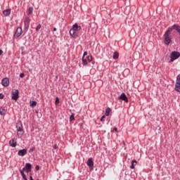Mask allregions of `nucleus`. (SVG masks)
<instances>
[{
    "instance_id": "1",
    "label": "nucleus",
    "mask_w": 180,
    "mask_h": 180,
    "mask_svg": "<svg viewBox=\"0 0 180 180\" xmlns=\"http://www.w3.org/2000/svg\"><path fill=\"white\" fill-rule=\"evenodd\" d=\"M176 30L180 36V26L178 24H174L172 27H168L165 31L163 37L165 39V44L169 46V44L172 41V31Z\"/></svg>"
},
{
    "instance_id": "2",
    "label": "nucleus",
    "mask_w": 180,
    "mask_h": 180,
    "mask_svg": "<svg viewBox=\"0 0 180 180\" xmlns=\"http://www.w3.org/2000/svg\"><path fill=\"white\" fill-rule=\"evenodd\" d=\"M30 26V17H25L24 20V32L27 33Z\"/></svg>"
},
{
    "instance_id": "3",
    "label": "nucleus",
    "mask_w": 180,
    "mask_h": 180,
    "mask_svg": "<svg viewBox=\"0 0 180 180\" xmlns=\"http://www.w3.org/2000/svg\"><path fill=\"white\" fill-rule=\"evenodd\" d=\"M180 57V53L178 51H173L172 52L170 55V63H172L173 61H175V60H177V58H179Z\"/></svg>"
},
{
    "instance_id": "4",
    "label": "nucleus",
    "mask_w": 180,
    "mask_h": 180,
    "mask_svg": "<svg viewBox=\"0 0 180 180\" xmlns=\"http://www.w3.org/2000/svg\"><path fill=\"white\" fill-rule=\"evenodd\" d=\"M11 99H13V101H18V99H19V90L13 89L11 91Z\"/></svg>"
},
{
    "instance_id": "5",
    "label": "nucleus",
    "mask_w": 180,
    "mask_h": 180,
    "mask_svg": "<svg viewBox=\"0 0 180 180\" xmlns=\"http://www.w3.org/2000/svg\"><path fill=\"white\" fill-rule=\"evenodd\" d=\"M22 33H23V30H22V27H18L16 29V31L13 35V37L15 39H19V37H20V36H22Z\"/></svg>"
},
{
    "instance_id": "6",
    "label": "nucleus",
    "mask_w": 180,
    "mask_h": 180,
    "mask_svg": "<svg viewBox=\"0 0 180 180\" xmlns=\"http://www.w3.org/2000/svg\"><path fill=\"white\" fill-rule=\"evenodd\" d=\"M175 91L180 92V75H178L176 79Z\"/></svg>"
},
{
    "instance_id": "7",
    "label": "nucleus",
    "mask_w": 180,
    "mask_h": 180,
    "mask_svg": "<svg viewBox=\"0 0 180 180\" xmlns=\"http://www.w3.org/2000/svg\"><path fill=\"white\" fill-rule=\"evenodd\" d=\"M22 171H23V172H27V174L32 172V164L26 163L25 167L22 169Z\"/></svg>"
},
{
    "instance_id": "8",
    "label": "nucleus",
    "mask_w": 180,
    "mask_h": 180,
    "mask_svg": "<svg viewBox=\"0 0 180 180\" xmlns=\"http://www.w3.org/2000/svg\"><path fill=\"white\" fill-rule=\"evenodd\" d=\"M119 99L120 101H124V102H126V103H127L129 102V98H127V96H126V94L122 93Z\"/></svg>"
},
{
    "instance_id": "9",
    "label": "nucleus",
    "mask_w": 180,
    "mask_h": 180,
    "mask_svg": "<svg viewBox=\"0 0 180 180\" xmlns=\"http://www.w3.org/2000/svg\"><path fill=\"white\" fill-rule=\"evenodd\" d=\"M27 154V149L24 148L18 150V155H20V157H25Z\"/></svg>"
},
{
    "instance_id": "10",
    "label": "nucleus",
    "mask_w": 180,
    "mask_h": 180,
    "mask_svg": "<svg viewBox=\"0 0 180 180\" xmlns=\"http://www.w3.org/2000/svg\"><path fill=\"white\" fill-rule=\"evenodd\" d=\"M70 34L73 37V39H77V37H78V32L75 31L72 28L70 30Z\"/></svg>"
},
{
    "instance_id": "11",
    "label": "nucleus",
    "mask_w": 180,
    "mask_h": 180,
    "mask_svg": "<svg viewBox=\"0 0 180 180\" xmlns=\"http://www.w3.org/2000/svg\"><path fill=\"white\" fill-rule=\"evenodd\" d=\"M1 85L3 86H9V79L8 77L4 78L1 80Z\"/></svg>"
},
{
    "instance_id": "12",
    "label": "nucleus",
    "mask_w": 180,
    "mask_h": 180,
    "mask_svg": "<svg viewBox=\"0 0 180 180\" xmlns=\"http://www.w3.org/2000/svg\"><path fill=\"white\" fill-rule=\"evenodd\" d=\"M87 165L90 169H94V160L91 158H89L87 160Z\"/></svg>"
},
{
    "instance_id": "13",
    "label": "nucleus",
    "mask_w": 180,
    "mask_h": 180,
    "mask_svg": "<svg viewBox=\"0 0 180 180\" xmlns=\"http://www.w3.org/2000/svg\"><path fill=\"white\" fill-rule=\"evenodd\" d=\"M17 131H20L23 130V124H22V122H18L16 124Z\"/></svg>"
},
{
    "instance_id": "14",
    "label": "nucleus",
    "mask_w": 180,
    "mask_h": 180,
    "mask_svg": "<svg viewBox=\"0 0 180 180\" xmlns=\"http://www.w3.org/2000/svg\"><path fill=\"white\" fill-rule=\"evenodd\" d=\"M8 144L11 147L15 148L18 145V143L15 141V139H11L9 141Z\"/></svg>"
},
{
    "instance_id": "15",
    "label": "nucleus",
    "mask_w": 180,
    "mask_h": 180,
    "mask_svg": "<svg viewBox=\"0 0 180 180\" xmlns=\"http://www.w3.org/2000/svg\"><path fill=\"white\" fill-rule=\"evenodd\" d=\"M72 29L76 32H79V30H81V26H78V24L75 23L73 25Z\"/></svg>"
},
{
    "instance_id": "16",
    "label": "nucleus",
    "mask_w": 180,
    "mask_h": 180,
    "mask_svg": "<svg viewBox=\"0 0 180 180\" xmlns=\"http://www.w3.org/2000/svg\"><path fill=\"white\" fill-rule=\"evenodd\" d=\"M25 134V130L17 131V136L18 139H22V136Z\"/></svg>"
},
{
    "instance_id": "17",
    "label": "nucleus",
    "mask_w": 180,
    "mask_h": 180,
    "mask_svg": "<svg viewBox=\"0 0 180 180\" xmlns=\"http://www.w3.org/2000/svg\"><path fill=\"white\" fill-rule=\"evenodd\" d=\"M0 115L1 116H5V115H6V109H5V108H0Z\"/></svg>"
},
{
    "instance_id": "18",
    "label": "nucleus",
    "mask_w": 180,
    "mask_h": 180,
    "mask_svg": "<svg viewBox=\"0 0 180 180\" xmlns=\"http://www.w3.org/2000/svg\"><path fill=\"white\" fill-rule=\"evenodd\" d=\"M136 165H137V160H132L130 166L131 169H134V167H136Z\"/></svg>"
},
{
    "instance_id": "19",
    "label": "nucleus",
    "mask_w": 180,
    "mask_h": 180,
    "mask_svg": "<svg viewBox=\"0 0 180 180\" xmlns=\"http://www.w3.org/2000/svg\"><path fill=\"white\" fill-rule=\"evenodd\" d=\"M4 16H9L11 15V9H6L3 11Z\"/></svg>"
},
{
    "instance_id": "20",
    "label": "nucleus",
    "mask_w": 180,
    "mask_h": 180,
    "mask_svg": "<svg viewBox=\"0 0 180 180\" xmlns=\"http://www.w3.org/2000/svg\"><path fill=\"white\" fill-rule=\"evenodd\" d=\"M112 58H114V60H117V58H119V52H114Z\"/></svg>"
},
{
    "instance_id": "21",
    "label": "nucleus",
    "mask_w": 180,
    "mask_h": 180,
    "mask_svg": "<svg viewBox=\"0 0 180 180\" xmlns=\"http://www.w3.org/2000/svg\"><path fill=\"white\" fill-rule=\"evenodd\" d=\"M30 105L32 108H34L37 105V102L30 101Z\"/></svg>"
},
{
    "instance_id": "22",
    "label": "nucleus",
    "mask_w": 180,
    "mask_h": 180,
    "mask_svg": "<svg viewBox=\"0 0 180 180\" xmlns=\"http://www.w3.org/2000/svg\"><path fill=\"white\" fill-rule=\"evenodd\" d=\"M112 110H110V108H107L105 110V116H109L110 115V112Z\"/></svg>"
},
{
    "instance_id": "23",
    "label": "nucleus",
    "mask_w": 180,
    "mask_h": 180,
    "mask_svg": "<svg viewBox=\"0 0 180 180\" xmlns=\"http://www.w3.org/2000/svg\"><path fill=\"white\" fill-rule=\"evenodd\" d=\"M75 114H74V112H72L70 117V122H72V120H75Z\"/></svg>"
},
{
    "instance_id": "24",
    "label": "nucleus",
    "mask_w": 180,
    "mask_h": 180,
    "mask_svg": "<svg viewBox=\"0 0 180 180\" xmlns=\"http://www.w3.org/2000/svg\"><path fill=\"white\" fill-rule=\"evenodd\" d=\"M32 13H33V7H30L28 8L27 15H30Z\"/></svg>"
},
{
    "instance_id": "25",
    "label": "nucleus",
    "mask_w": 180,
    "mask_h": 180,
    "mask_svg": "<svg viewBox=\"0 0 180 180\" xmlns=\"http://www.w3.org/2000/svg\"><path fill=\"white\" fill-rule=\"evenodd\" d=\"M82 61L83 65H88V60H86V59L82 58Z\"/></svg>"
},
{
    "instance_id": "26",
    "label": "nucleus",
    "mask_w": 180,
    "mask_h": 180,
    "mask_svg": "<svg viewBox=\"0 0 180 180\" xmlns=\"http://www.w3.org/2000/svg\"><path fill=\"white\" fill-rule=\"evenodd\" d=\"M41 29V24H39L35 28L36 32H39Z\"/></svg>"
},
{
    "instance_id": "27",
    "label": "nucleus",
    "mask_w": 180,
    "mask_h": 180,
    "mask_svg": "<svg viewBox=\"0 0 180 180\" xmlns=\"http://www.w3.org/2000/svg\"><path fill=\"white\" fill-rule=\"evenodd\" d=\"M86 58L89 63H91L92 61V56H87Z\"/></svg>"
},
{
    "instance_id": "28",
    "label": "nucleus",
    "mask_w": 180,
    "mask_h": 180,
    "mask_svg": "<svg viewBox=\"0 0 180 180\" xmlns=\"http://www.w3.org/2000/svg\"><path fill=\"white\" fill-rule=\"evenodd\" d=\"M34 150H36V147L32 146L31 148H30L29 153H33V151H34Z\"/></svg>"
},
{
    "instance_id": "29",
    "label": "nucleus",
    "mask_w": 180,
    "mask_h": 180,
    "mask_svg": "<svg viewBox=\"0 0 180 180\" xmlns=\"http://www.w3.org/2000/svg\"><path fill=\"white\" fill-rule=\"evenodd\" d=\"M58 103H60V99L58 98V97H56V101H55V105H58Z\"/></svg>"
},
{
    "instance_id": "30",
    "label": "nucleus",
    "mask_w": 180,
    "mask_h": 180,
    "mask_svg": "<svg viewBox=\"0 0 180 180\" xmlns=\"http://www.w3.org/2000/svg\"><path fill=\"white\" fill-rule=\"evenodd\" d=\"M20 78H25V73H20Z\"/></svg>"
},
{
    "instance_id": "31",
    "label": "nucleus",
    "mask_w": 180,
    "mask_h": 180,
    "mask_svg": "<svg viewBox=\"0 0 180 180\" xmlns=\"http://www.w3.org/2000/svg\"><path fill=\"white\" fill-rule=\"evenodd\" d=\"M106 117V116L105 115H103L102 117H101V122H103V119H105Z\"/></svg>"
},
{
    "instance_id": "32",
    "label": "nucleus",
    "mask_w": 180,
    "mask_h": 180,
    "mask_svg": "<svg viewBox=\"0 0 180 180\" xmlns=\"http://www.w3.org/2000/svg\"><path fill=\"white\" fill-rule=\"evenodd\" d=\"M85 56H88V52H86V51L84 52L82 58H84V57H85Z\"/></svg>"
},
{
    "instance_id": "33",
    "label": "nucleus",
    "mask_w": 180,
    "mask_h": 180,
    "mask_svg": "<svg viewBox=\"0 0 180 180\" xmlns=\"http://www.w3.org/2000/svg\"><path fill=\"white\" fill-rule=\"evenodd\" d=\"M35 169L36 171H39L40 169V167L39 165H37Z\"/></svg>"
},
{
    "instance_id": "34",
    "label": "nucleus",
    "mask_w": 180,
    "mask_h": 180,
    "mask_svg": "<svg viewBox=\"0 0 180 180\" xmlns=\"http://www.w3.org/2000/svg\"><path fill=\"white\" fill-rule=\"evenodd\" d=\"M53 148H54L55 150H57V148H58V146H57V144H55V145L53 146Z\"/></svg>"
},
{
    "instance_id": "35",
    "label": "nucleus",
    "mask_w": 180,
    "mask_h": 180,
    "mask_svg": "<svg viewBox=\"0 0 180 180\" xmlns=\"http://www.w3.org/2000/svg\"><path fill=\"white\" fill-rule=\"evenodd\" d=\"M0 99H4V94H0Z\"/></svg>"
},
{
    "instance_id": "36",
    "label": "nucleus",
    "mask_w": 180,
    "mask_h": 180,
    "mask_svg": "<svg viewBox=\"0 0 180 180\" xmlns=\"http://www.w3.org/2000/svg\"><path fill=\"white\" fill-rule=\"evenodd\" d=\"M2 54H4V51H2V49H0V56H2Z\"/></svg>"
},
{
    "instance_id": "37",
    "label": "nucleus",
    "mask_w": 180,
    "mask_h": 180,
    "mask_svg": "<svg viewBox=\"0 0 180 180\" xmlns=\"http://www.w3.org/2000/svg\"><path fill=\"white\" fill-rule=\"evenodd\" d=\"M113 130H114V131H116V132L117 133V128L115 127V128L113 129Z\"/></svg>"
},
{
    "instance_id": "38",
    "label": "nucleus",
    "mask_w": 180,
    "mask_h": 180,
    "mask_svg": "<svg viewBox=\"0 0 180 180\" xmlns=\"http://www.w3.org/2000/svg\"><path fill=\"white\" fill-rule=\"evenodd\" d=\"M53 32H57V28L54 27L53 28Z\"/></svg>"
},
{
    "instance_id": "39",
    "label": "nucleus",
    "mask_w": 180,
    "mask_h": 180,
    "mask_svg": "<svg viewBox=\"0 0 180 180\" xmlns=\"http://www.w3.org/2000/svg\"><path fill=\"white\" fill-rule=\"evenodd\" d=\"M30 180H33V176H30Z\"/></svg>"
},
{
    "instance_id": "40",
    "label": "nucleus",
    "mask_w": 180,
    "mask_h": 180,
    "mask_svg": "<svg viewBox=\"0 0 180 180\" xmlns=\"http://www.w3.org/2000/svg\"><path fill=\"white\" fill-rule=\"evenodd\" d=\"M123 143L124 144V141H123Z\"/></svg>"
}]
</instances>
